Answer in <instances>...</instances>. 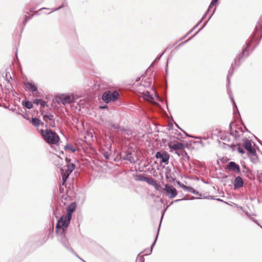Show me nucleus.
<instances>
[{
    "label": "nucleus",
    "instance_id": "obj_26",
    "mask_svg": "<svg viewBox=\"0 0 262 262\" xmlns=\"http://www.w3.org/2000/svg\"><path fill=\"white\" fill-rule=\"evenodd\" d=\"M189 191L190 192H194L192 188H190L188 189Z\"/></svg>",
    "mask_w": 262,
    "mask_h": 262
},
{
    "label": "nucleus",
    "instance_id": "obj_4",
    "mask_svg": "<svg viewBox=\"0 0 262 262\" xmlns=\"http://www.w3.org/2000/svg\"><path fill=\"white\" fill-rule=\"evenodd\" d=\"M119 93L117 91H107L105 92L102 96V100L106 103L116 100L119 97Z\"/></svg>",
    "mask_w": 262,
    "mask_h": 262
},
{
    "label": "nucleus",
    "instance_id": "obj_7",
    "mask_svg": "<svg viewBox=\"0 0 262 262\" xmlns=\"http://www.w3.org/2000/svg\"><path fill=\"white\" fill-rule=\"evenodd\" d=\"M244 147L250 155H254L255 153V149L252 146L251 141L247 140L244 143Z\"/></svg>",
    "mask_w": 262,
    "mask_h": 262
},
{
    "label": "nucleus",
    "instance_id": "obj_13",
    "mask_svg": "<svg viewBox=\"0 0 262 262\" xmlns=\"http://www.w3.org/2000/svg\"><path fill=\"white\" fill-rule=\"evenodd\" d=\"M25 85L27 89L30 90L32 92L36 91L37 90V88L35 85V84L31 82L27 81L25 82Z\"/></svg>",
    "mask_w": 262,
    "mask_h": 262
},
{
    "label": "nucleus",
    "instance_id": "obj_11",
    "mask_svg": "<svg viewBox=\"0 0 262 262\" xmlns=\"http://www.w3.org/2000/svg\"><path fill=\"white\" fill-rule=\"evenodd\" d=\"M234 186L235 188H238L243 186V181L240 177H237L235 179Z\"/></svg>",
    "mask_w": 262,
    "mask_h": 262
},
{
    "label": "nucleus",
    "instance_id": "obj_16",
    "mask_svg": "<svg viewBox=\"0 0 262 262\" xmlns=\"http://www.w3.org/2000/svg\"><path fill=\"white\" fill-rule=\"evenodd\" d=\"M65 150H71L73 152L75 151L76 149L75 147H74L73 146L71 145H67L65 146Z\"/></svg>",
    "mask_w": 262,
    "mask_h": 262
},
{
    "label": "nucleus",
    "instance_id": "obj_5",
    "mask_svg": "<svg viewBox=\"0 0 262 262\" xmlns=\"http://www.w3.org/2000/svg\"><path fill=\"white\" fill-rule=\"evenodd\" d=\"M74 100V96L73 94H62L58 97V101L63 104L70 103Z\"/></svg>",
    "mask_w": 262,
    "mask_h": 262
},
{
    "label": "nucleus",
    "instance_id": "obj_21",
    "mask_svg": "<svg viewBox=\"0 0 262 262\" xmlns=\"http://www.w3.org/2000/svg\"><path fill=\"white\" fill-rule=\"evenodd\" d=\"M155 188L157 190H159L160 188V186L159 184H158L157 182H156L154 185H153Z\"/></svg>",
    "mask_w": 262,
    "mask_h": 262
},
{
    "label": "nucleus",
    "instance_id": "obj_18",
    "mask_svg": "<svg viewBox=\"0 0 262 262\" xmlns=\"http://www.w3.org/2000/svg\"><path fill=\"white\" fill-rule=\"evenodd\" d=\"M52 116H47L45 115L43 116V119L45 121H47L48 119L51 120L52 118Z\"/></svg>",
    "mask_w": 262,
    "mask_h": 262
},
{
    "label": "nucleus",
    "instance_id": "obj_22",
    "mask_svg": "<svg viewBox=\"0 0 262 262\" xmlns=\"http://www.w3.org/2000/svg\"><path fill=\"white\" fill-rule=\"evenodd\" d=\"M258 179L260 182H262V171L258 174Z\"/></svg>",
    "mask_w": 262,
    "mask_h": 262
},
{
    "label": "nucleus",
    "instance_id": "obj_12",
    "mask_svg": "<svg viewBox=\"0 0 262 262\" xmlns=\"http://www.w3.org/2000/svg\"><path fill=\"white\" fill-rule=\"evenodd\" d=\"M143 97L145 100L150 102H154V97L152 95L150 94L148 92H145L143 94Z\"/></svg>",
    "mask_w": 262,
    "mask_h": 262
},
{
    "label": "nucleus",
    "instance_id": "obj_19",
    "mask_svg": "<svg viewBox=\"0 0 262 262\" xmlns=\"http://www.w3.org/2000/svg\"><path fill=\"white\" fill-rule=\"evenodd\" d=\"M42 100L41 99H35L33 101V103L34 104H40V103L42 102Z\"/></svg>",
    "mask_w": 262,
    "mask_h": 262
},
{
    "label": "nucleus",
    "instance_id": "obj_10",
    "mask_svg": "<svg viewBox=\"0 0 262 262\" xmlns=\"http://www.w3.org/2000/svg\"><path fill=\"white\" fill-rule=\"evenodd\" d=\"M169 147L171 149V150H179L183 148V145L180 143H172L170 142L169 144Z\"/></svg>",
    "mask_w": 262,
    "mask_h": 262
},
{
    "label": "nucleus",
    "instance_id": "obj_25",
    "mask_svg": "<svg viewBox=\"0 0 262 262\" xmlns=\"http://www.w3.org/2000/svg\"><path fill=\"white\" fill-rule=\"evenodd\" d=\"M153 91H154L155 96L158 98V96L157 95V94L154 90H153Z\"/></svg>",
    "mask_w": 262,
    "mask_h": 262
},
{
    "label": "nucleus",
    "instance_id": "obj_3",
    "mask_svg": "<svg viewBox=\"0 0 262 262\" xmlns=\"http://www.w3.org/2000/svg\"><path fill=\"white\" fill-rule=\"evenodd\" d=\"M66 165L63 168H61L62 174V179L63 184L66 182V180L69 177L70 173L75 169V165L73 163H70V160L66 158Z\"/></svg>",
    "mask_w": 262,
    "mask_h": 262
},
{
    "label": "nucleus",
    "instance_id": "obj_2",
    "mask_svg": "<svg viewBox=\"0 0 262 262\" xmlns=\"http://www.w3.org/2000/svg\"><path fill=\"white\" fill-rule=\"evenodd\" d=\"M40 133L45 141L49 144H55L59 141L58 136L50 129L40 130Z\"/></svg>",
    "mask_w": 262,
    "mask_h": 262
},
{
    "label": "nucleus",
    "instance_id": "obj_24",
    "mask_svg": "<svg viewBox=\"0 0 262 262\" xmlns=\"http://www.w3.org/2000/svg\"><path fill=\"white\" fill-rule=\"evenodd\" d=\"M40 105L42 106L45 107V106H47V104L46 102L42 101V102L40 103Z\"/></svg>",
    "mask_w": 262,
    "mask_h": 262
},
{
    "label": "nucleus",
    "instance_id": "obj_15",
    "mask_svg": "<svg viewBox=\"0 0 262 262\" xmlns=\"http://www.w3.org/2000/svg\"><path fill=\"white\" fill-rule=\"evenodd\" d=\"M40 121L37 118H33L32 123L34 126H38L40 124Z\"/></svg>",
    "mask_w": 262,
    "mask_h": 262
},
{
    "label": "nucleus",
    "instance_id": "obj_1",
    "mask_svg": "<svg viewBox=\"0 0 262 262\" xmlns=\"http://www.w3.org/2000/svg\"><path fill=\"white\" fill-rule=\"evenodd\" d=\"M76 207L74 203L71 204L68 208V214L66 215L62 216L59 220L56 226L57 232H59L60 229H61L62 232H63L64 229L68 226L72 214L75 211Z\"/></svg>",
    "mask_w": 262,
    "mask_h": 262
},
{
    "label": "nucleus",
    "instance_id": "obj_27",
    "mask_svg": "<svg viewBox=\"0 0 262 262\" xmlns=\"http://www.w3.org/2000/svg\"><path fill=\"white\" fill-rule=\"evenodd\" d=\"M104 156L106 159H108V156L107 155H104Z\"/></svg>",
    "mask_w": 262,
    "mask_h": 262
},
{
    "label": "nucleus",
    "instance_id": "obj_20",
    "mask_svg": "<svg viewBox=\"0 0 262 262\" xmlns=\"http://www.w3.org/2000/svg\"><path fill=\"white\" fill-rule=\"evenodd\" d=\"M237 150H238V151L239 153L242 154H244V153L245 152V151H244V148H242V147H239L238 148Z\"/></svg>",
    "mask_w": 262,
    "mask_h": 262
},
{
    "label": "nucleus",
    "instance_id": "obj_8",
    "mask_svg": "<svg viewBox=\"0 0 262 262\" xmlns=\"http://www.w3.org/2000/svg\"><path fill=\"white\" fill-rule=\"evenodd\" d=\"M227 168L234 172H239L240 170L239 167L234 162H230L227 165Z\"/></svg>",
    "mask_w": 262,
    "mask_h": 262
},
{
    "label": "nucleus",
    "instance_id": "obj_17",
    "mask_svg": "<svg viewBox=\"0 0 262 262\" xmlns=\"http://www.w3.org/2000/svg\"><path fill=\"white\" fill-rule=\"evenodd\" d=\"M145 180L147 183L152 185H154V184L156 182V181L155 180L151 178H146Z\"/></svg>",
    "mask_w": 262,
    "mask_h": 262
},
{
    "label": "nucleus",
    "instance_id": "obj_28",
    "mask_svg": "<svg viewBox=\"0 0 262 262\" xmlns=\"http://www.w3.org/2000/svg\"><path fill=\"white\" fill-rule=\"evenodd\" d=\"M182 187L183 188H185V189L187 188V187H186V186H182Z\"/></svg>",
    "mask_w": 262,
    "mask_h": 262
},
{
    "label": "nucleus",
    "instance_id": "obj_9",
    "mask_svg": "<svg viewBox=\"0 0 262 262\" xmlns=\"http://www.w3.org/2000/svg\"><path fill=\"white\" fill-rule=\"evenodd\" d=\"M156 158H161L162 161L163 163H165L166 164L168 163V160H169V156L167 154H162L159 152H158L156 154Z\"/></svg>",
    "mask_w": 262,
    "mask_h": 262
},
{
    "label": "nucleus",
    "instance_id": "obj_6",
    "mask_svg": "<svg viewBox=\"0 0 262 262\" xmlns=\"http://www.w3.org/2000/svg\"><path fill=\"white\" fill-rule=\"evenodd\" d=\"M167 195L169 198H173L177 195V189L172 185L166 184L164 188Z\"/></svg>",
    "mask_w": 262,
    "mask_h": 262
},
{
    "label": "nucleus",
    "instance_id": "obj_14",
    "mask_svg": "<svg viewBox=\"0 0 262 262\" xmlns=\"http://www.w3.org/2000/svg\"><path fill=\"white\" fill-rule=\"evenodd\" d=\"M22 104L24 106L27 107L28 109H30L33 107V104L32 102L29 101H25L22 102Z\"/></svg>",
    "mask_w": 262,
    "mask_h": 262
},
{
    "label": "nucleus",
    "instance_id": "obj_23",
    "mask_svg": "<svg viewBox=\"0 0 262 262\" xmlns=\"http://www.w3.org/2000/svg\"><path fill=\"white\" fill-rule=\"evenodd\" d=\"M218 0H212V1L211 2L210 6H209V8L212 6H213L217 2Z\"/></svg>",
    "mask_w": 262,
    "mask_h": 262
}]
</instances>
